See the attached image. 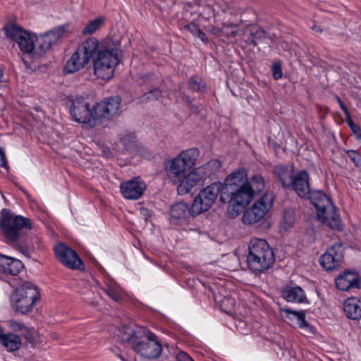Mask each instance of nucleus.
Returning a JSON list of instances; mask_svg holds the SVG:
<instances>
[{"instance_id":"1","label":"nucleus","mask_w":361,"mask_h":361,"mask_svg":"<svg viewBox=\"0 0 361 361\" xmlns=\"http://www.w3.org/2000/svg\"><path fill=\"white\" fill-rule=\"evenodd\" d=\"M23 228H32L30 219L15 215L8 209H1V231L6 238L17 250L30 258L35 250L42 247V241L37 236H23L20 233Z\"/></svg>"},{"instance_id":"2","label":"nucleus","mask_w":361,"mask_h":361,"mask_svg":"<svg viewBox=\"0 0 361 361\" xmlns=\"http://www.w3.org/2000/svg\"><path fill=\"white\" fill-rule=\"evenodd\" d=\"M221 202L228 203L227 211L231 218L238 216L250 202L251 189L244 170L233 171L222 183Z\"/></svg>"},{"instance_id":"3","label":"nucleus","mask_w":361,"mask_h":361,"mask_svg":"<svg viewBox=\"0 0 361 361\" xmlns=\"http://www.w3.org/2000/svg\"><path fill=\"white\" fill-rule=\"evenodd\" d=\"M275 260L274 250L266 240L251 239L248 245L246 262L252 273L255 274L264 273L273 266Z\"/></svg>"},{"instance_id":"4","label":"nucleus","mask_w":361,"mask_h":361,"mask_svg":"<svg viewBox=\"0 0 361 361\" xmlns=\"http://www.w3.org/2000/svg\"><path fill=\"white\" fill-rule=\"evenodd\" d=\"M40 297L38 287L30 281H25L11 293L9 298L14 312L28 314L33 311Z\"/></svg>"},{"instance_id":"5","label":"nucleus","mask_w":361,"mask_h":361,"mask_svg":"<svg viewBox=\"0 0 361 361\" xmlns=\"http://www.w3.org/2000/svg\"><path fill=\"white\" fill-rule=\"evenodd\" d=\"M98 39L95 37H89L80 42L71 58L66 61L63 68L66 73H74L85 68L94 58L98 55L100 49Z\"/></svg>"},{"instance_id":"6","label":"nucleus","mask_w":361,"mask_h":361,"mask_svg":"<svg viewBox=\"0 0 361 361\" xmlns=\"http://www.w3.org/2000/svg\"><path fill=\"white\" fill-rule=\"evenodd\" d=\"M128 330V336L123 338V340L128 342L137 353L147 359L157 358L160 355L162 347L154 334L149 333V335L140 336L134 330Z\"/></svg>"},{"instance_id":"7","label":"nucleus","mask_w":361,"mask_h":361,"mask_svg":"<svg viewBox=\"0 0 361 361\" xmlns=\"http://www.w3.org/2000/svg\"><path fill=\"white\" fill-rule=\"evenodd\" d=\"M119 53L120 50L116 48L100 49L93 60L94 75L104 80L111 79L114 75L115 67L120 62Z\"/></svg>"},{"instance_id":"8","label":"nucleus","mask_w":361,"mask_h":361,"mask_svg":"<svg viewBox=\"0 0 361 361\" xmlns=\"http://www.w3.org/2000/svg\"><path fill=\"white\" fill-rule=\"evenodd\" d=\"M2 30L6 37L16 42L22 52L33 54L35 49V34L25 30L17 23L16 19L7 22Z\"/></svg>"},{"instance_id":"9","label":"nucleus","mask_w":361,"mask_h":361,"mask_svg":"<svg viewBox=\"0 0 361 361\" xmlns=\"http://www.w3.org/2000/svg\"><path fill=\"white\" fill-rule=\"evenodd\" d=\"M274 195L271 192H265L252 205L247 209L242 216L243 222L252 225L259 222L272 207Z\"/></svg>"},{"instance_id":"10","label":"nucleus","mask_w":361,"mask_h":361,"mask_svg":"<svg viewBox=\"0 0 361 361\" xmlns=\"http://www.w3.org/2000/svg\"><path fill=\"white\" fill-rule=\"evenodd\" d=\"M223 185L220 182H214L200 190L192 202V211L195 214H202L207 211L214 203L218 195L221 199Z\"/></svg>"},{"instance_id":"11","label":"nucleus","mask_w":361,"mask_h":361,"mask_svg":"<svg viewBox=\"0 0 361 361\" xmlns=\"http://www.w3.org/2000/svg\"><path fill=\"white\" fill-rule=\"evenodd\" d=\"M70 113L73 120L78 123L94 126L97 122L94 106L91 109L88 99L84 97H75L71 100Z\"/></svg>"},{"instance_id":"12","label":"nucleus","mask_w":361,"mask_h":361,"mask_svg":"<svg viewBox=\"0 0 361 361\" xmlns=\"http://www.w3.org/2000/svg\"><path fill=\"white\" fill-rule=\"evenodd\" d=\"M68 27L69 24L66 23L55 27L52 30L41 34L39 37L35 35V45L37 54L41 56L45 54L47 51H49L51 47L55 44L60 38L64 36Z\"/></svg>"},{"instance_id":"13","label":"nucleus","mask_w":361,"mask_h":361,"mask_svg":"<svg viewBox=\"0 0 361 361\" xmlns=\"http://www.w3.org/2000/svg\"><path fill=\"white\" fill-rule=\"evenodd\" d=\"M56 259L66 267L73 270L82 271L85 265L78 253L70 247L59 243L54 247Z\"/></svg>"},{"instance_id":"14","label":"nucleus","mask_w":361,"mask_h":361,"mask_svg":"<svg viewBox=\"0 0 361 361\" xmlns=\"http://www.w3.org/2000/svg\"><path fill=\"white\" fill-rule=\"evenodd\" d=\"M121 104L118 95L106 97L94 105V117L97 121L109 120L117 114Z\"/></svg>"},{"instance_id":"15","label":"nucleus","mask_w":361,"mask_h":361,"mask_svg":"<svg viewBox=\"0 0 361 361\" xmlns=\"http://www.w3.org/2000/svg\"><path fill=\"white\" fill-rule=\"evenodd\" d=\"M199 214L193 212L192 204L189 207L183 202H178L171 207L170 222L177 226L190 224Z\"/></svg>"},{"instance_id":"16","label":"nucleus","mask_w":361,"mask_h":361,"mask_svg":"<svg viewBox=\"0 0 361 361\" xmlns=\"http://www.w3.org/2000/svg\"><path fill=\"white\" fill-rule=\"evenodd\" d=\"M343 257V248L341 243H336L320 257L321 266L327 271L337 269Z\"/></svg>"},{"instance_id":"17","label":"nucleus","mask_w":361,"mask_h":361,"mask_svg":"<svg viewBox=\"0 0 361 361\" xmlns=\"http://www.w3.org/2000/svg\"><path fill=\"white\" fill-rule=\"evenodd\" d=\"M310 178L307 171L305 169L300 170L292 177V180L289 183L287 189L294 190L300 198L306 199L312 190L310 188Z\"/></svg>"},{"instance_id":"18","label":"nucleus","mask_w":361,"mask_h":361,"mask_svg":"<svg viewBox=\"0 0 361 361\" xmlns=\"http://www.w3.org/2000/svg\"><path fill=\"white\" fill-rule=\"evenodd\" d=\"M336 287L342 291L361 288V276L355 270H345L335 279Z\"/></svg>"},{"instance_id":"19","label":"nucleus","mask_w":361,"mask_h":361,"mask_svg":"<svg viewBox=\"0 0 361 361\" xmlns=\"http://www.w3.org/2000/svg\"><path fill=\"white\" fill-rule=\"evenodd\" d=\"M146 188L145 183L140 177L121 183L120 185L122 195L128 200H138L142 196Z\"/></svg>"},{"instance_id":"20","label":"nucleus","mask_w":361,"mask_h":361,"mask_svg":"<svg viewBox=\"0 0 361 361\" xmlns=\"http://www.w3.org/2000/svg\"><path fill=\"white\" fill-rule=\"evenodd\" d=\"M204 169V166L201 168L195 169L188 175L184 176L183 178L180 180L177 186L178 194L180 195H185L188 193L194 186L200 184L204 178V176L202 174Z\"/></svg>"},{"instance_id":"21","label":"nucleus","mask_w":361,"mask_h":361,"mask_svg":"<svg viewBox=\"0 0 361 361\" xmlns=\"http://www.w3.org/2000/svg\"><path fill=\"white\" fill-rule=\"evenodd\" d=\"M306 199L310 200L317 209L318 217L326 218L324 213H326L329 209H334L331 198L322 190H312Z\"/></svg>"},{"instance_id":"22","label":"nucleus","mask_w":361,"mask_h":361,"mask_svg":"<svg viewBox=\"0 0 361 361\" xmlns=\"http://www.w3.org/2000/svg\"><path fill=\"white\" fill-rule=\"evenodd\" d=\"M282 298L288 302L302 303L306 300L304 290L298 286L286 285L281 290Z\"/></svg>"},{"instance_id":"23","label":"nucleus","mask_w":361,"mask_h":361,"mask_svg":"<svg viewBox=\"0 0 361 361\" xmlns=\"http://www.w3.org/2000/svg\"><path fill=\"white\" fill-rule=\"evenodd\" d=\"M360 300L355 297L347 298L343 303V311L345 316L353 320L361 319V306Z\"/></svg>"},{"instance_id":"24","label":"nucleus","mask_w":361,"mask_h":361,"mask_svg":"<svg viewBox=\"0 0 361 361\" xmlns=\"http://www.w3.org/2000/svg\"><path fill=\"white\" fill-rule=\"evenodd\" d=\"M23 268V264L20 260L1 254V273L16 276Z\"/></svg>"},{"instance_id":"25","label":"nucleus","mask_w":361,"mask_h":361,"mask_svg":"<svg viewBox=\"0 0 361 361\" xmlns=\"http://www.w3.org/2000/svg\"><path fill=\"white\" fill-rule=\"evenodd\" d=\"M273 173L283 188H288L289 183L292 180V177L295 176L293 169L288 165L281 164L274 166Z\"/></svg>"},{"instance_id":"26","label":"nucleus","mask_w":361,"mask_h":361,"mask_svg":"<svg viewBox=\"0 0 361 361\" xmlns=\"http://www.w3.org/2000/svg\"><path fill=\"white\" fill-rule=\"evenodd\" d=\"M165 169L169 176L181 177L185 171L189 170L181 158L177 156L172 160L165 163Z\"/></svg>"},{"instance_id":"27","label":"nucleus","mask_w":361,"mask_h":361,"mask_svg":"<svg viewBox=\"0 0 361 361\" xmlns=\"http://www.w3.org/2000/svg\"><path fill=\"white\" fill-rule=\"evenodd\" d=\"M325 217H318L323 223L326 224L329 228L333 230L341 231L342 224L339 215L335 211V207L334 209H329L326 213H324Z\"/></svg>"},{"instance_id":"28","label":"nucleus","mask_w":361,"mask_h":361,"mask_svg":"<svg viewBox=\"0 0 361 361\" xmlns=\"http://www.w3.org/2000/svg\"><path fill=\"white\" fill-rule=\"evenodd\" d=\"M1 343L10 352L16 351L21 346L19 336L13 334H5L1 332Z\"/></svg>"},{"instance_id":"29","label":"nucleus","mask_w":361,"mask_h":361,"mask_svg":"<svg viewBox=\"0 0 361 361\" xmlns=\"http://www.w3.org/2000/svg\"><path fill=\"white\" fill-rule=\"evenodd\" d=\"M199 154V149L196 147H193L183 151L179 154V157L181 158L188 169H190L195 166Z\"/></svg>"},{"instance_id":"30","label":"nucleus","mask_w":361,"mask_h":361,"mask_svg":"<svg viewBox=\"0 0 361 361\" xmlns=\"http://www.w3.org/2000/svg\"><path fill=\"white\" fill-rule=\"evenodd\" d=\"M248 185L251 189L250 201L252 200L254 195L262 192L265 188V180L261 174H255L252 176L248 180Z\"/></svg>"},{"instance_id":"31","label":"nucleus","mask_w":361,"mask_h":361,"mask_svg":"<svg viewBox=\"0 0 361 361\" xmlns=\"http://www.w3.org/2000/svg\"><path fill=\"white\" fill-rule=\"evenodd\" d=\"M188 88L193 92H203L207 89L204 80L199 75H192L188 82Z\"/></svg>"},{"instance_id":"32","label":"nucleus","mask_w":361,"mask_h":361,"mask_svg":"<svg viewBox=\"0 0 361 361\" xmlns=\"http://www.w3.org/2000/svg\"><path fill=\"white\" fill-rule=\"evenodd\" d=\"M151 89L140 96L138 99L139 102L146 104L150 102L157 101L163 96V92L157 86L151 87Z\"/></svg>"},{"instance_id":"33","label":"nucleus","mask_w":361,"mask_h":361,"mask_svg":"<svg viewBox=\"0 0 361 361\" xmlns=\"http://www.w3.org/2000/svg\"><path fill=\"white\" fill-rule=\"evenodd\" d=\"M295 221V212L293 209H286L283 211L282 219L281 221V227L287 231L292 228Z\"/></svg>"},{"instance_id":"34","label":"nucleus","mask_w":361,"mask_h":361,"mask_svg":"<svg viewBox=\"0 0 361 361\" xmlns=\"http://www.w3.org/2000/svg\"><path fill=\"white\" fill-rule=\"evenodd\" d=\"M104 21V18L99 16L90 21L82 29V35H87L95 32L102 26Z\"/></svg>"},{"instance_id":"35","label":"nucleus","mask_w":361,"mask_h":361,"mask_svg":"<svg viewBox=\"0 0 361 361\" xmlns=\"http://www.w3.org/2000/svg\"><path fill=\"white\" fill-rule=\"evenodd\" d=\"M282 311H283L288 314H291L294 315L295 317H296L297 321H298V324L300 328L305 329L308 326V323L305 320V314L304 311H302V310L296 311V310H293L289 308H284L282 310Z\"/></svg>"},{"instance_id":"36","label":"nucleus","mask_w":361,"mask_h":361,"mask_svg":"<svg viewBox=\"0 0 361 361\" xmlns=\"http://www.w3.org/2000/svg\"><path fill=\"white\" fill-rule=\"evenodd\" d=\"M140 79L141 80L140 84L142 85H147L149 89L151 87L157 86L158 80L153 73H149L143 74L140 76Z\"/></svg>"},{"instance_id":"37","label":"nucleus","mask_w":361,"mask_h":361,"mask_svg":"<svg viewBox=\"0 0 361 361\" xmlns=\"http://www.w3.org/2000/svg\"><path fill=\"white\" fill-rule=\"evenodd\" d=\"M240 31L241 29L238 28L237 25L233 23H231L229 25L224 23V36H226L228 38L240 36Z\"/></svg>"},{"instance_id":"38","label":"nucleus","mask_w":361,"mask_h":361,"mask_svg":"<svg viewBox=\"0 0 361 361\" xmlns=\"http://www.w3.org/2000/svg\"><path fill=\"white\" fill-rule=\"evenodd\" d=\"M240 36H242L247 45L257 46V42L255 40L253 35H251V27L241 30Z\"/></svg>"},{"instance_id":"39","label":"nucleus","mask_w":361,"mask_h":361,"mask_svg":"<svg viewBox=\"0 0 361 361\" xmlns=\"http://www.w3.org/2000/svg\"><path fill=\"white\" fill-rule=\"evenodd\" d=\"M251 35H253L255 40H260L266 38L267 32L257 25H251Z\"/></svg>"},{"instance_id":"40","label":"nucleus","mask_w":361,"mask_h":361,"mask_svg":"<svg viewBox=\"0 0 361 361\" xmlns=\"http://www.w3.org/2000/svg\"><path fill=\"white\" fill-rule=\"evenodd\" d=\"M104 292L107 294V295L111 298L113 300L116 302H120L122 299V297L118 292V290L110 286H106V287L104 289Z\"/></svg>"},{"instance_id":"41","label":"nucleus","mask_w":361,"mask_h":361,"mask_svg":"<svg viewBox=\"0 0 361 361\" xmlns=\"http://www.w3.org/2000/svg\"><path fill=\"white\" fill-rule=\"evenodd\" d=\"M345 153L356 166H361V154L360 153L353 149L345 150Z\"/></svg>"},{"instance_id":"42","label":"nucleus","mask_w":361,"mask_h":361,"mask_svg":"<svg viewBox=\"0 0 361 361\" xmlns=\"http://www.w3.org/2000/svg\"><path fill=\"white\" fill-rule=\"evenodd\" d=\"M20 333V335L23 336L27 341L32 342L34 341V328H28L25 326V329H22Z\"/></svg>"},{"instance_id":"43","label":"nucleus","mask_w":361,"mask_h":361,"mask_svg":"<svg viewBox=\"0 0 361 361\" xmlns=\"http://www.w3.org/2000/svg\"><path fill=\"white\" fill-rule=\"evenodd\" d=\"M273 78L275 80H279L283 76L281 64L280 63H275L272 66Z\"/></svg>"},{"instance_id":"44","label":"nucleus","mask_w":361,"mask_h":361,"mask_svg":"<svg viewBox=\"0 0 361 361\" xmlns=\"http://www.w3.org/2000/svg\"><path fill=\"white\" fill-rule=\"evenodd\" d=\"M348 126H350L352 131L356 134V137L357 139L361 138V132L360 128L359 126L356 125L352 120L351 116L350 115V118H346Z\"/></svg>"},{"instance_id":"45","label":"nucleus","mask_w":361,"mask_h":361,"mask_svg":"<svg viewBox=\"0 0 361 361\" xmlns=\"http://www.w3.org/2000/svg\"><path fill=\"white\" fill-rule=\"evenodd\" d=\"M201 15L203 16L204 18L209 19L214 16V9L209 4L205 5L203 6V11Z\"/></svg>"},{"instance_id":"46","label":"nucleus","mask_w":361,"mask_h":361,"mask_svg":"<svg viewBox=\"0 0 361 361\" xmlns=\"http://www.w3.org/2000/svg\"><path fill=\"white\" fill-rule=\"evenodd\" d=\"M9 327L13 331H18L20 332L22 329H25V326L22 324L17 322L14 320H10L8 322Z\"/></svg>"},{"instance_id":"47","label":"nucleus","mask_w":361,"mask_h":361,"mask_svg":"<svg viewBox=\"0 0 361 361\" xmlns=\"http://www.w3.org/2000/svg\"><path fill=\"white\" fill-rule=\"evenodd\" d=\"M208 32L216 37H221L224 35V23L223 24L222 28H219L214 26H209L208 28Z\"/></svg>"},{"instance_id":"48","label":"nucleus","mask_w":361,"mask_h":361,"mask_svg":"<svg viewBox=\"0 0 361 361\" xmlns=\"http://www.w3.org/2000/svg\"><path fill=\"white\" fill-rule=\"evenodd\" d=\"M184 28L185 30L189 31L192 35H193V36H195L200 30L199 26L194 23H190L187 24L185 25Z\"/></svg>"},{"instance_id":"49","label":"nucleus","mask_w":361,"mask_h":361,"mask_svg":"<svg viewBox=\"0 0 361 361\" xmlns=\"http://www.w3.org/2000/svg\"><path fill=\"white\" fill-rule=\"evenodd\" d=\"M336 99L337 102L338 103L341 109L343 111L345 118H350V114L347 106L343 103L342 100L338 95H336Z\"/></svg>"},{"instance_id":"50","label":"nucleus","mask_w":361,"mask_h":361,"mask_svg":"<svg viewBox=\"0 0 361 361\" xmlns=\"http://www.w3.org/2000/svg\"><path fill=\"white\" fill-rule=\"evenodd\" d=\"M185 227L183 228L185 231H195L198 233H200V229L198 226L195 225H191V223L190 224L184 225Z\"/></svg>"},{"instance_id":"51","label":"nucleus","mask_w":361,"mask_h":361,"mask_svg":"<svg viewBox=\"0 0 361 361\" xmlns=\"http://www.w3.org/2000/svg\"><path fill=\"white\" fill-rule=\"evenodd\" d=\"M1 167L8 170L9 166L4 152L1 149Z\"/></svg>"},{"instance_id":"52","label":"nucleus","mask_w":361,"mask_h":361,"mask_svg":"<svg viewBox=\"0 0 361 361\" xmlns=\"http://www.w3.org/2000/svg\"><path fill=\"white\" fill-rule=\"evenodd\" d=\"M178 361H194L187 353H181L177 357Z\"/></svg>"},{"instance_id":"53","label":"nucleus","mask_w":361,"mask_h":361,"mask_svg":"<svg viewBox=\"0 0 361 361\" xmlns=\"http://www.w3.org/2000/svg\"><path fill=\"white\" fill-rule=\"evenodd\" d=\"M195 37L200 38L204 42H208V39L206 37L205 33L200 29L198 30L197 33L196 34V35Z\"/></svg>"},{"instance_id":"54","label":"nucleus","mask_w":361,"mask_h":361,"mask_svg":"<svg viewBox=\"0 0 361 361\" xmlns=\"http://www.w3.org/2000/svg\"><path fill=\"white\" fill-rule=\"evenodd\" d=\"M206 165L207 166H212L216 168H219L221 166V163L218 160H211Z\"/></svg>"},{"instance_id":"55","label":"nucleus","mask_w":361,"mask_h":361,"mask_svg":"<svg viewBox=\"0 0 361 361\" xmlns=\"http://www.w3.org/2000/svg\"><path fill=\"white\" fill-rule=\"evenodd\" d=\"M183 99H184V102H185V104L187 105V106H188L189 105H191V104L192 103V100L191 99V97L185 94H184V95H183Z\"/></svg>"},{"instance_id":"56","label":"nucleus","mask_w":361,"mask_h":361,"mask_svg":"<svg viewBox=\"0 0 361 361\" xmlns=\"http://www.w3.org/2000/svg\"><path fill=\"white\" fill-rule=\"evenodd\" d=\"M266 38H269L273 43H276L277 42V37L275 34L269 35L267 33Z\"/></svg>"},{"instance_id":"57","label":"nucleus","mask_w":361,"mask_h":361,"mask_svg":"<svg viewBox=\"0 0 361 361\" xmlns=\"http://www.w3.org/2000/svg\"><path fill=\"white\" fill-rule=\"evenodd\" d=\"M311 29L317 32L322 33L323 30L322 29L321 26L317 24L313 25L311 27Z\"/></svg>"},{"instance_id":"58","label":"nucleus","mask_w":361,"mask_h":361,"mask_svg":"<svg viewBox=\"0 0 361 361\" xmlns=\"http://www.w3.org/2000/svg\"><path fill=\"white\" fill-rule=\"evenodd\" d=\"M188 107L192 113H199L198 108L193 103H192L191 105H189Z\"/></svg>"},{"instance_id":"59","label":"nucleus","mask_w":361,"mask_h":361,"mask_svg":"<svg viewBox=\"0 0 361 361\" xmlns=\"http://www.w3.org/2000/svg\"><path fill=\"white\" fill-rule=\"evenodd\" d=\"M1 197L4 200L5 202L7 204L8 203V200H6V198L5 197V196L1 193Z\"/></svg>"},{"instance_id":"60","label":"nucleus","mask_w":361,"mask_h":361,"mask_svg":"<svg viewBox=\"0 0 361 361\" xmlns=\"http://www.w3.org/2000/svg\"><path fill=\"white\" fill-rule=\"evenodd\" d=\"M24 193L26 195L27 197L29 199L30 195L27 194L25 191H24Z\"/></svg>"}]
</instances>
